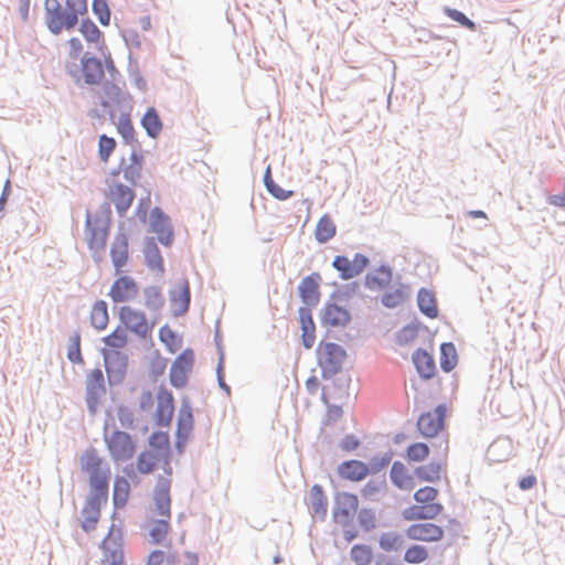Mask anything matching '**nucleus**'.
<instances>
[{
    "instance_id": "nucleus-20",
    "label": "nucleus",
    "mask_w": 565,
    "mask_h": 565,
    "mask_svg": "<svg viewBox=\"0 0 565 565\" xmlns=\"http://www.w3.org/2000/svg\"><path fill=\"white\" fill-rule=\"evenodd\" d=\"M169 298L172 305V313L174 317L184 316L191 305V288L186 278L180 280L177 288L169 290Z\"/></svg>"
},
{
    "instance_id": "nucleus-33",
    "label": "nucleus",
    "mask_w": 565,
    "mask_h": 565,
    "mask_svg": "<svg viewBox=\"0 0 565 565\" xmlns=\"http://www.w3.org/2000/svg\"><path fill=\"white\" fill-rule=\"evenodd\" d=\"M390 478L392 483L399 490H412L415 488L414 477L407 472L405 465L398 460L392 463Z\"/></svg>"
},
{
    "instance_id": "nucleus-32",
    "label": "nucleus",
    "mask_w": 565,
    "mask_h": 565,
    "mask_svg": "<svg viewBox=\"0 0 565 565\" xmlns=\"http://www.w3.org/2000/svg\"><path fill=\"white\" fill-rule=\"evenodd\" d=\"M130 493V484L126 477L116 476L113 486V505L115 510L125 508ZM116 511L113 512L111 519L115 520Z\"/></svg>"
},
{
    "instance_id": "nucleus-14",
    "label": "nucleus",
    "mask_w": 565,
    "mask_h": 565,
    "mask_svg": "<svg viewBox=\"0 0 565 565\" xmlns=\"http://www.w3.org/2000/svg\"><path fill=\"white\" fill-rule=\"evenodd\" d=\"M322 281L321 275L313 271L305 276L298 285V296L303 303L300 308H309L312 311L321 299L320 284Z\"/></svg>"
},
{
    "instance_id": "nucleus-54",
    "label": "nucleus",
    "mask_w": 565,
    "mask_h": 565,
    "mask_svg": "<svg viewBox=\"0 0 565 565\" xmlns=\"http://www.w3.org/2000/svg\"><path fill=\"white\" fill-rule=\"evenodd\" d=\"M79 32L88 43H97L103 38V32L89 18L82 20Z\"/></svg>"
},
{
    "instance_id": "nucleus-59",
    "label": "nucleus",
    "mask_w": 565,
    "mask_h": 565,
    "mask_svg": "<svg viewBox=\"0 0 565 565\" xmlns=\"http://www.w3.org/2000/svg\"><path fill=\"white\" fill-rule=\"evenodd\" d=\"M92 10L102 25H109L111 12L107 0H93Z\"/></svg>"
},
{
    "instance_id": "nucleus-16",
    "label": "nucleus",
    "mask_w": 565,
    "mask_h": 565,
    "mask_svg": "<svg viewBox=\"0 0 565 565\" xmlns=\"http://www.w3.org/2000/svg\"><path fill=\"white\" fill-rule=\"evenodd\" d=\"M109 255L116 273H120L129 258V237L125 232L124 223L118 226V231L111 242Z\"/></svg>"
},
{
    "instance_id": "nucleus-53",
    "label": "nucleus",
    "mask_w": 565,
    "mask_h": 565,
    "mask_svg": "<svg viewBox=\"0 0 565 565\" xmlns=\"http://www.w3.org/2000/svg\"><path fill=\"white\" fill-rule=\"evenodd\" d=\"M103 342L106 347L119 350L127 345L128 337L125 329L118 326L111 333L103 338Z\"/></svg>"
},
{
    "instance_id": "nucleus-17",
    "label": "nucleus",
    "mask_w": 565,
    "mask_h": 565,
    "mask_svg": "<svg viewBox=\"0 0 565 565\" xmlns=\"http://www.w3.org/2000/svg\"><path fill=\"white\" fill-rule=\"evenodd\" d=\"M157 409L154 423L158 427H168L171 424L174 412V398L172 392L164 385H160L157 394Z\"/></svg>"
},
{
    "instance_id": "nucleus-7",
    "label": "nucleus",
    "mask_w": 565,
    "mask_h": 565,
    "mask_svg": "<svg viewBox=\"0 0 565 565\" xmlns=\"http://www.w3.org/2000/svg\"><path fill=\"white\" fill-rule=\"evenodd\" d=\"M104 366L109 386H118L124 383L129 359L128 355L119 350L102 349Z\"/></svg>"
},
{
    "instance_id": "nucleus-52",
    "label": "nucleus",
    "mask_w": 565,
    "mask_h": 565,
    "mask_svg": "<svg viewBox=\"0 0 565 565\" xmlns=\"http://www.w3.org/2000/svg\"><path fill=\"white\" fill-rule=\"evenodd\" d=\"M360 289V284L358 281H351L348 284L342 285L341 287L337 288L332 294L330 295V299H333L338 302H347L349 301L354 295L358 294Z\"/></svg>"
},
{
    "instance_id": "nucleus-3",
    "label": "nucleus",
    "mask_w": 565,
    "mask_h": 565,
    "mask_svg": "<svg viewBox=\"0 0 565 565\" xmlns=\"http://www.w3.org/2000/svg\"><path fill=\"white\" fill-rule=\"evenodd\" d=\"M316 356L317 364L321 369V377L328 381L342 371L348 353L342 345L322 340L316 349Z\"/></svg>"
},
{
    "instance_id": "nucleus-63",
    "label": "nucleus",
    "mask_w": 565,
    "mask_h": 565,
    "mask_svg": "<svg viewBox=\"0 0 565 565\" xmlns=\"http://www.w3.org/2000/svg\"><path fill=\"white\" fill-rule=\"evenodd\" d=\"M159 340L166 345L170 353H175L179 349L177 345V333L168 326L164 324L159 329Z\"/></svg>"
},
{
    "instance_id": "nucleus-39",
    "label": "nucleus",
    "mask_w": 565,
    "mask_h": 565,
    "mask_svg": "<svg viewBox=\"0 0 565 565\" xmlns=\"http://www.w3.org/2000/svg\"><path fill=\"white\" fill-rule=\"evenodd\" d=\"M417 429L426 438H431L438 435L444 428L433 416L431 412L423 413L417 419Z\"/></svg>"
},
{
    "instance_id": "nucleus-25",
    "label": "nucleus",
    "mask_w": 565,
    "mask_h": 565,
    "mask_svg": "<svg viewBox=\"0 0 565 565\" xmlns=\"http://www.w3.org/2000/svg\"><path fill=\"white\" fill-rule=\"evenodd\" d=\"M337 472L340 478L353 482L362 481L369 476L366 463L359 459H349L342 461L338 466Z\"/></svg>"
},
{
    "instance_id": "nucleus-55",
    "label": "nucleus",
    "mask_w": 565,
    "mask_h": 565,
    "mask_svg": "<svg viewBox=\"0 0 565 565\" xmlns=\"http://www.w3.org/2000/svg\"><path fill=\"white\" fill-rule=\"evenodd\" d=\"M117 141L114 137L103 134L98 137V157L100 161L108 162L110 156L116 149Z\"/></svg>"
},
{
    "instance_id": "nucleus-18",
    "label": "nucleus",
    "mask_w": 565,
    "mask_h": 565,
    "mask_svg": "<svg viewBox=\"0 0 565 565\" xmlns=\"http://www.w3.org/2000/svg\"><path fill=\"white\" fill-rule=\"evenodd\" d=\"M171 479L159 475L152 494L156 512L167 519L171 518Z\"/></svg>"
},
{
    "instance_id": "nucleus-27",
    "label": "nucleus",
    "mask_w": 565,
    "mask_h": 565,
    "mask_svg": "<svg viewBox=\"0 0 565 565\" xmlns=\"http://www.w3.org/2000/svg\"><path fill=\"white\" fill-rule=\"evenodd\" d=\"M328 497L322 486L315 483L309 491V508L313 516L323 522L328 515Z\"/></svg>"
},
{
    "instance_id": "nucleus-28",
    "label": "nucleus",
    "mask_w": 565,
    "mask_h": 565,
    "mask_svg": "<svg viewBox=\"0 0 565 565\" xmlns=\"http://www.w3.org/2000/svg\"><path fill=\"white\" fill-rule=\"evenodd\" d=\"M136 198L135 191L122 183H116L111 190V200L115 204L116 212L120 217H124L130 209Z\"/></svg>"
},
{
    "instance_id": "nucleus-42",
    "label": "nucleus",
    "mask_w": 565,
    "mask_h": 565,
    "mask_svg": "<svg viewBox=\"0 0 565 565\" xmlns=\"http://www.w3.org/2000/svg\"><path fill=\"white\" fill-rule=\"evenodd\" d=\"M420 329L427 328L417 319L411 321L396 332V343L402 347L409 344L418 337V332Z\"/></svg>"
},
{
    "instance_id": "nucleus-31",
    "label": "nucleus",
    "mask_w": 565,
    "mask_h": 565,
    "mask_svg": "<svg viewBox=\"0 0 565 565\" xmlns=\"http://www.w3.org/2000/svg\"><path fill=\"white\" fill-rule=\"evenodd\" d=\"M119 81L105 79L102 84V89L105 97L109 98L113 104L119 108L130 107V95L124 93L118 84Z\"/></svg>"
},
{
    "instance_id": "nucleus-23",
    "label": "nucleus",
    "mask_w": 565,
    "mask_h": 565,
    "mask_svg": "<svg viewBox=\"0 0 565 565\" xmlns=\"http://www.w3.org/2000/svg\"><path fill=\"white\" fill-rule=\"evenodd\" d=\"M393 280V268L388 264H381L373 271L364 276V286L369 290H384Z\"/></svg>"
},
{
    "instance_id": "nucleus-51",
    "label": "nucleus",
    "mask_w": 565,
    "mask_h": 565,
    "mask_svg": "<svg viewBox=\"0 0 565 565\" xmlns=\"http://www.w3.org/2000/svg\"><path fill=\"white\" fill-rule=\"evenodd\" d=\"M429 557L428 550L424 545L413 544L404 553V562L408 564H420Z\"/></svg>"
},
{
    "instance_id": "nucleus-37",
    "label": "nucleus",
    "mask_w": 565,
    "mask_h": 565,
    "mask_svg": "<svg viewBox=\"0 0 565 565\" xmlns=\"http://www.w3.org/2000/svg\"><path fill=\"white\" fill-rule=\"evenodd\" d=\"M337 234V226L329 214L322 215L316 226L315 238L319 244H326Z\"/></svg>"
},
{
    "instance_id": "nucleus-46",
    "label": "nucleus",
    "mask_w": 565,
    "mask_h": 565,
    "mask_svg": "<svg viewBox=\"0 0 565 565\" xmlns=\"http://www.w3.org/2000/svg\"><path fill=\"white\" fill-rule=\"evenodd\" d=\"M404 545L403 536L397 532H384L379 537V546L384 552H397Z\"/></svg>"
},
{
    "instance_id": "nucleus-61",
    "label": "nucleus",
    "mask_w": 565,
    "mask_h": 565,
    "mask_svg": "<svg viewBox=\"0 0 565 565\" xmlns=\"http://www.w3.org/2000/svg\"><path fill=\"white\" fill-rule=\"evenodd\" d=\"M393 454L391 451L385 452L383 456H374L366 463V470L370 475H376L387 467L392 461Z\"/></svg>"
},
{
    "instance_id": "nucleus-49",
    "label": "nucleus",
    "mask_w": 565,
    "mask_h": 565,
    "mask_svg": "<svg viewBox=\"0 0 565 565\" xmlns=\"http://www.w3.org/2000/svg\"><path fill=\"white\" fill-rule=\"evenodd\" d=\"M66 356L73 364L84 363V359L81 351V332L74 331L70 337Z\"/></svg>"
},
{
    "instance_id": "nucleus-9",
    "label": "nucleus",
    "mask_w": 565,
    "mask_h": 565,
    "mask_svg": "<svg viewBox=\"0 0 565 565\" xmlns=\"http://www.w3.org/2000/svg\"><path fill=\"white\" fill-rule=\"evenodd\" d=\"M106 394V381L102 369L92 370L85 382V403L88 414L94 417L97 415L100 398Z\"/></svg>"
},
{
    "instance_id": "nucleus-13",
    "label": "nucleus",
    "mask_w": 565,
    "mask_h": 565,
    "mask_svg": "<svg viewBox=\"0 0 565 565\" xmlns=\"http://www.w3.org/2000/svg\"><path fill=\"white\" fill-rule=\"evenodd\" d=\"M333 299H328L319 312L322 327L344 328L351 320L352 315L344 306Z\"/></svg>"
},
{
    "instance_id": "nucleus-2",
    "label": "nucleus",
    "mask_w": 565,
    "mask_h": 565,
    "mask_svg": "<svg viewBox=\"0 0 565 565\" xmlns=\"http://www.w3.org/2000/svg\"><path fill=\"white\" fill-rule=\"evenodd\" d=\"M111 206L109 202L99 205L94 215L86 214L85 234L90 250H104L109 236L111 225Z\"/></svg>"
},
{
    "instance_id": "nucleus-35",
    "label": "nucleus",
    "mask_w": 565,
    "mask_h": 565,
    "mask_svg": "<svg viewBox=\"0 0 565 565\" xmlns=\"http://www.w3.org/2000/svg\"><path fill=\"white\" fill-rule=\"evenodd\" d=\"M409 294V286L401 282L397 288L381 296V303L387 309H395L407 300Z\"/></svg>"
},
{
    "instance_id": "nucleus-21",
    "label": "nucleus",
    "mask_w": 565,
    "mask_h": 565,
    "mask_svg": "<svg viewBox=\"0 0 565 565\" xmlns=\"http://www.w3.org/2000/svg\"><path fill=\"white\" fill-rule=\"evenodd\" d=\"M405 535L409 540L431 543L443 540L445 531L435 523H414L406 529Z\"/></svg>"
},
{
    "instance_id": "nucleus-34",
    "label": "nucleus",
    "mask_w": 565,
    "mask_h": 565,
    "mask_svg": "<svg viewBox=\"0 0 565 565\" xmlns=\"http://www.w3.org/2000/svg\"><path fill=\"white\" fill-rule=\"evenodd\" d=\"M102 507H103V504H99V503L89 504V501L85 500L84 505L81 511V515L83 518L81 520V529L85 533H90L96 529V526L99 522V519H100Z\"/></svg>"
},
{
    "instance_id": "nucleus-38",
    "label": "nucleus",
    "mask_w": 565,
    "mask_h": 565,
    "mask_svg": "<svg viewBox=\"0 0 565 565\" xmlns=\"http://www.w3.org/2000/svg\"><path fill=\"white\" fill-rule=\"evenodd\" d=\"M149 446L163 457L164 463H168L171 456L170 437L167 431L156 430L149 437Z\"/></svg>"
},
{
    "instance_id": "nucleus-36",
    "label": "nucleus",
    "mask_w": 565,
    "mask_h": 565,
    "mask_svg": "<svg viewBox=\"0 0 565 565\" xmlns=\"http://www.w3.org/2000/svg\"><path fill=\"white\" fill-rule=\"evenodd\" d=\"M141 126L150 138H157L162 130V120L154 107L147 108L141 120Z\"/></svg>"
},
{
    "instance_id": "nucleus-22",
    "label": "nucleus",
    "mask_w": 565,
    "mask_h": 565,
    "mask_svg": "<svg viewBox=\"0 0 565 565\" xmlns=\"http://www.w3.org/2000/svg\"><path fill=\"white\" fill-rule=\"evenodd\" d=\"M194 418L193 412L188 398H183L177 419L175 429V447H179L181 441H185L193 429Z\"/></svg>"
},
{
    "instance_id": "nucleus-10",
    "label": "nucleus",
    "mask_w": 565,
    "mask_h": 565,
    "mask_svg": "<svg viewBox=\"0 0 565 565\" xmlns=\"http://www.w3.org/2000/svg\"><path fill=\"white\" fill-rule=\"evenodd\" d=\"M149 231L157 234L158 242L164 247L172 246L174 231L170 216L159 206H154L149 213Z\"/></svg>"
},
{
    "instance_id": "nucleus-24",
    "label": "nucleus",
    "mask_w": 565,
    "mask_h": 565,
    "mask_svg": "<svg viewBox=\"0 0 565 565\" xmlns=\"http://www.w3.org/2000/svg\"><path fill=\"white\" fill-rule=\"evenodd\" d=\"M412 361L422 380L428 381L435 376V359L427 350L422 348L416 349L412 354Z\"/></svg>"
},
{
    "instance_id": "nucleus-50",
    "label": "nucleus",
    "mask_w": 565,
    "mask_h": 565,
    "mask_svg": "<svg viewBox=\"0 0 565 565\" xmlns=\"http://www.w3.org/2000/svg\"><path fill=\"white\" fill-rule=\"evenodd\" d=\"M170 519L163 518V519H157L153 521V525L149 531V536L151 539V543L153 544H161L169 530H170Z\"/></svg>"
},
{
    "instance_id": "nucleus-26",
    "label": "nucleus",
    "mask_w": 565,
    "mask_h": 565,
    "mask_svg": "<svg viewBox=\"0 0 565 565\" xmlns=\"http://www.w3.org/2000/svg\"><path fill=\"white\" fill-rule=\"evenodd\" d=\"M298 319L301 329V344L306 350H310L316 341V323L312 311L309 308H299Z\"/></svg>"
},
{
    "instance_id": "nucleus-29",
    "label": "nucleus",
    "mask_w": 565,
    "mask_h": 565,
    "mask_svg": "<svg viewBox=\"0 0 565 565\" xmlns=\"http://www.w3.org/2000/svg\"><path fill=\"white\" fill-rule=\"evenodd\" d=\"M142 252L145 257V265L150 270L164 273V260L154 237L148 236L145 238Z\"/></svg>"
},
{
    "instance_id": "nucleus-5",
    "label": "nucleus",
    "mask_w": 565,
    "mask_h": 565,
    "mask_svg": "<svg viewBox=\"0 0 565 565\" xmlns=\"http://www.w3.org/2000/svg\"><path fill=\"white\" fill-rule=\"evenodd\" d=\"M67 73L78 86H82V79L85 85H98L104 78V65L99 57L86 52L81 58V66L73 63L67 66Z\"/></svg>"
},
{
    "instance_id": "nucleus-44",
    "label": "nucleus",
    "mask_w": 565,
    "mask_h": 565,
    "mask_svg": "<svg viewBox=\"0 0 565 565\" xmlns=\"http://www.w3.org/2000/svg\"><path fill=\"white\" fill-rule=\"evenodd\" d=\"M145 306L153 312L160 311L164 306V297L161 288L158 286H149L143 289Z\"/></svg>"
},
{
    "instance_id": "nucleus-15",
    "label": "nucleus",
    "mask_w": 565,
    "mask_h": 565,
    "mask_svg": "<svg viewBox=\"0 0 565 565\" xmlns=\"http://www.w3.org/2000/svg\"><path fill=\"white\" fill-rule=\"evenodd\" d=\"M120 322L125 328L137 337L143 339L149 332V326L145 312L129 306H122L118 313Z\"/></svg>"
},
{
    "instance_id": "nucleus-48",
    "label": "nucleus",
    "mask_w": 565,
    "mask_h": 565,
    "mask_svg": "<svg viewBox=\"0 0 565 565\" xmlns=\"http://www.w3.org/2000/svg\"><path fill=\"white\" fill-rule=\"evenodd\" d=\"M160 458V454H154L150 450H143L138 455L137 458V470L142 475H149L157 468V462Z\"/></svg>"
},
{
    "instance_id": "nucleus-57",
    "label": "nucleus",
    "mask_w": 565,
    "mask_h": 565,
    "mask_svg": "<svg viewBox=\"0 0 565 565\" xmlns=\"http://www.w3.org/2000/svg\"><path fill=\"white\" fill-rule=\"evenodd\" d=\"M444 13L452 21L459 23L462 28L470 31H477V23L468 18L462 11L445 7Z\"/></svg>"
},
{
    "instance_id": "nucleus-62",
    "label": "nucleus",
    "mask_w": 565,
    "mask_h": 565,
    "mask_svg": "<svg viewBox=\"0 0 565 565\" xmlns=\"http://www.w3.org/2000/svg\"><path fill=\"white\" fill-rule=\"evenodd\" d=\"M358 523L365 531L370 532L376 527V514L373 509L363 508L358 513Z\"/></svg>"
},
{
    "instance_id": "nucleus-45",
    "label": "nucleus",
    "mask_w": 565,
    "mask_h": 565,
    "mask_svg": "<svg viewBox=\"0 0 565 565\" xmlns=\"http://www.w3.org/2000/svg\"><path fill=\"white\" fill-rule=\"evenodd\" d=\"M441 465L439 462H429L428 465L418 466L414 470V475L425 482H436L440 479Z\"/></svg>"
},
{
    "instance_id": "nucleus-56",
    "label": "nucleus",
    "mask_w": 565,
    "mask_h": 565,
    "mask_svg": "<svg viewBox=\"0 0 565 565\" xmlns=\"http://www.w3.org/2000/svg\"><path fill=\"white\" fill-rule=\"evenodd\" d=\"M429 446L425 443L411 444L406 449V459L413 462L424 461L429 456Z\"/></svg>"
},
{
    "instance_id": "nucleus-40",
    "label": "nucleus",
    "mask_w": 565,
    "mask_h": 565,
    "mask_svg": "<svg viewBox=\"0 0 565 565\" xmlns=\"http://www.w3.org/2000/svg\"><path fill=\"white\" fill-rule=\"evenodd\" d=\"M440 369L445 373L451 372L458 363V354L456 347L452 342H443L440 344Z\"/></svg>"
},
{
    "instance_id": "nucleus-43",
    "label": "nucleus",
    "mask_w": 565,
    "mask_h": 565,
    "mask_svg": "<svg viewBox=\"0 0 565 565\" xmlns=\"http://www.w3.org/2000/svg\"><path fill=\"white\" fill-rule=\"evenodd\" d=\"M109 321L108 305L105 300H97L90 311V323L97 330H104Z\"/></svg>"
},
{
    "instance_id": "nucleus-19",
    "label": "nucleus",
    "mask_w": 565,
    "mask_h": 565,
    "mask_svg": "<svg viewBox=\"0 0 565 565\" xmlns=\"http://www.w3.org/2000/svg\"><path fill=\"white\" fill-rule=\"evenodd\" d=\"M139 287L136 280L128 276H119L111 285L108 296L115 303L127 302L137 297Z\"/></svg>"
},
{
    "instance_id": "nucleus-4",
    "label": "nucleus",
    "mask_w": 565,
    "mask_h": 565,
    "mask_svg": "<svg viewBox=\"0 0 565 565\" xmlns=\"http://www.w3.org/2000/svg\"><path fill=\"white\" fill-rule=\"evenodd\" d=\"M106 420L104 424V440L111 459L115 462H124L130 460L136 452V444L131 435L127 431L115 429L108 436L109 420H113L110 411L106 412Z\"/></svg>"
},
{
    "instance_id": "nucleus-41",
    "label": "nucleus",
    "mask_w": 565,
    "mask_h": 565,
    "mask_svg": "<svg viewBox=\"0 0 565 565\" xmlns=\"http://www.w3.org/2000/svg\"><path fill=\"white\" fill-rule=\"evenodd\" d=\"M117 131L122 138L124 143L126 145H137L138 140L136 139V131L130 118V114L127 111H122L120 114L118 124H117Z\"/></svg>"
},
{
    "instance_id": "nucleus-64",
    "label": "nucleus",
    "mask_w": 565,
    "mask_h": 565,
    "mask_svg": "<svg viewBox=\"0 0 565 565\" xmlns=\"http://www.w3.org/2000/svg\"><path fill=\"white\" fill-rule=\"evenodd\" d=\"M437 495H438V490L436 488L430 487V486H425V487L418 489L414 493L413 498L417 503L425 504V503L434 502L436 500Z\"/></svg>"
},
{
    "instance_id": "nucleus-11",
    "label": "nucleus",
    "mask_w": 565,
    "mask_h": 565,
    "mask_svg": "<svg viewBox=\"0 0 565 565\" xmlns=\"http://www.w3.org/2000/svg\"><path fill=\"white\" fill-rule=\"evenodd\" d=\"M194 365V352L188 348L183 350L172 362L169 373L170 384L177 388H183L189 382V374Z\"/></svg>"
},
{
    "instance_id": "nucleus-6",
    "label": "nucleus",
    "mask_w": 565,
    "mask_h": 565,
    "mask_svg": "<svg viewBox=\"0 0 565 565\" xmlns=\"http://www.w3.org/2000/svg\"><path fill=\"white\" fill-rule=\"evenodd\" d=\"M44 20L47 30L53 35H58L64 30L71 31L78 23V19L74 13L63 8L61 2L44 4Z\"/></svg>"
},
{
    "instance_id": "nucleus-1",
    "label": "nucleus",
    "mask_w": 565,
    "mask_h": 565,
    "mask_svg": "<svg viewBox=\"0 0 565 565\" xmlns=\"http://www.w3.org/2000/svg\"><path fill=\"white\" fill-rule=\"evenodd\" d=\"M103 466V458L97 454V450L93 447L87 449L81 457L82 470L87 472L89 492L86 500L89 504H107L109 498V480H110V467L106 463Z\"/></svg>"
},
{
    "instance_id": "nucleus-12",
    "label": "nucleus",
    "mask_w": 565,
    "mask_h": 565,
    "mask_svg": "<svg viewBox=\"0 0 565 565\" xmlns=\"http://www.w3.org/2000/svg\"><path fill=\"white\" fill-rule=\"evenodd\" d=\"M370 265V258L361 253H355L353 259L345 255H337L332 260V267L339 273L342 280H350L361 275Z\"/></svg>"
},
{
    "instance_id": "nucleus-58",
    "label": "nucleus",
    "mask_w": 565,
    "mask_h": 565,
    "mask_svg": "<svg viewBox=\"0 0 565 565\" xmlns=\"http://www.w3.org/2000/svg\"><path fill=\"white\" fill-rule=\"evenodd\" d=\"M128 58V75L130 81L140 92H146L148 89L147 81L141 75L137 62H134L131 53L129 54Z\"/></svg>"
},
{
    "instance_id": "nucleus-8",
    "label": "nucleus",
    "mask_w": 565,
    "mask_h": 565,
    "mask_svg": "<svg viewBox=\"0 0 565 565\" xmlns=\"http://www.w3.org/2000/svg\"><path fill=\"white\" fill-rule=\"evenodd\" d=\"M359 508L358 495L351 492H337L332 507V520L342 527L351 525Z\"/></svg>"
},
{
    "instance_id": "nucleus-47",
    "label": "nucleus",
    "mask_w": 565,
    "mask_h": 565,
    "mask_svg": "<svg viewBox=\"0 0 565 565\" xmlns=\"http://www.w3.org/2000/svg\"><path fill=\"white\" fill-rule=\"evenodd\" d=\"M351 561L355 565H370L373 561V550L366 544H354L350 551Z\"/></svg>"
},
{
    "instance_id": "nucleus-30",
    "label": "nucleus",
    "mask_w": 565,
    "mask_h": 565,
    "mask_svg": "<svg viewBox=\"0 0 565 565\" xmlns=\"http://www.w3.org/2000/svg\"><path fill=\"white\" fill-rule=\"evenodd\" d=\"M417 307L420 313L429 319H435L439 315L434 291L425 287H422L417 292Z\"/></svg>"
},
{
    "instance_id": "nucleus-60",
    "label": "nucleus",
    "mask_w": 565,
    "mask_h": 565,
    "mask_svg": "<svg viewBox=\"0 0 565 565\" xmlns=\"http://www.w3.org/2000/svg\"><path fill=\"white\" fill-rule=\"evenodd\" d=\"M168 360L160 355L159 351H156L154 356L150 361L149 375L152 382H157L158 379L164 374L167 369Z\"/></svg>"
}]
</instances>
